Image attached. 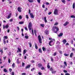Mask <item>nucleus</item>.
Returning <instances> with one entry per match:
<instances>
[{
    "instance_id": "56",
    "label": "nucleus",
    "mask_w": 75,
    "mask_h": 75,
    "mask_svg": "<svg viewBox=\"0 0 75 75\" xmlns=\"http://www.w3.org/2000/svg\"><path fill=\"white\" fill-rule=\"evenodd\" d=\"M17 28L18 31H20V28H19V27H18V26H17Z\"/></svg>"
},
{
    "instance_id": "50",
    "label": "nucleus",
    "mask_w": 75,
    "mask_h": 75,
    "mask_svg": "<svg viewBox=\"0 0 75 75\" xmlns=\"http://www.w3.org/2000/svg\"><path fill=\"white\" fill-rule=\"evenodd\" d=\"M35 68H33L31 69V71H34V70Z\"/></svg>"
},
{
    "instance_id": "4",
    "label": "nucleus",
    "mask_w": 75,
    "mask_h": 75,
    "mask_svg": "<svg viewBox=\"0 0 75 75\" xmlns=\"http://www.w3.org/2000/svg\"><path fill=\"white\" fill-rule=\"evenodd\" d=\"M54 15H57L58 14V10L56 9L54 10Z\"/></svg>"
},
{
    "instance_id": "49",
    "label": "nucleus",
    "mask_w": 75,
    "mask_h": 75,
    "mask_svg": "<svg viewBox=\"0 0 75 75\" xmlns=\"http://www.w3.org/2000/svg\"><path fill=\"white\" fill-rule=\"evenodd\" d=\"M36 31H36V30H34V34H35V35H36Z\"/></svg>"
},
{
    "instance_id": "9",
    "label": "nucleus",
    "mask_w": 75,
    "mask_h": 75,
    "mask_svg": "<svg viewBox=\"0 0 75 75\" xmlns=\"http://www.w3.org/2000/svg\"><path fill=\"white\" fill-rule=\"evenodd\" d=\"M62 42L64 44H65L66 42H67V40L65 39H64L63 40Z\"/></svg>"
},
{
    "instance_id": "64",
    "label": "nucleus",
    "mask_w": 75,
    "mask_h": 75,
    "mask_svg": "<svg viewBox=\"0 0 75 75\" xmlns=\"http://www.w3.org/2000/svg\"><path fill=\"white\" fill-rule=\"evenodd\" d=\"M42 7H43V8H45V6L43 4L42 5Z\"/></svg>"
},
{
    "instance_id": "14",
    "label": "nucleus",
    "mask_w": 75,
    "mask_h": 75,
    "mask_svg": "<svg viewBox=\"0 0 75 75\" xmlns=\"http://www.w3.org/2000/svg\"><path fill=\"white\" fill-rule=\"evenodd\" d=\"M63 35L62 33H60V34L58 35V37H62V36Z\"/></svg>"
},
{
    "instance_id": "44",
    "label": "nucleus",
    "mask_w": 75,
    "mask_h": 75,
    "mask_svg": "<svg viewBox=\"0 0 75 75\" xmlns=\"http://www.w3.org/2000/svg\"><path fill=\"white\" fill-rule=\"evenodd\" d=\"M11 75H14V72H11Z\"/></svg>"
},
{
    "instance_id": "28",
    "label": "nucleus",
    "mask_w": 75,
    "mask_h": 75,
    "mask_svg": "<svg viewBox=\"0 0 75 75\" xmlns=\"http://www.w3.org/2000/svg\"><path fill=\"white\" fill-rule=\"evenodd\" d=\"M44 19L45 20V23H47V21L46 20V17H45Z\"/></svg>"
},
{
    "instance_id": "1",
    "label": "nucleus",
    "mask_w": 75,
    "mask_h": 75,
    "mask_svg": "<svg viewBox=\"0 0 75 75\" xmlns=\"http://www.w3.org/2000/svg\"><path fill=\"white\" fill-rule=\"evenodd\" d=\"M32 25H33L31 22L29 23L28 25V28L31 34L34 35V31L33 30V29L32 28Z\"/></svg>"
},
{
    "instance_id": "39",
    "label": "nucleus",
    "mask_w": 75,
    "mask_h": 75,
    "mask_svg": "<svg viewBox=\"0 0 75 75\" xmlns=\"http://www.w3.org/2000/svg\"><path fill=\"white\" fill-rule=\"evenodd\" d=\"M4 38H5V39H8V37L7 36H4Z\"/></svg>"
},
{
    "instance_id": "60",
    "label": "nucleus",
    "mask_w": 75,
    "mask_h": 75,
    "mask_svg": "<svg viewBox=\"0 0 75 75\" xmlns=\"http://www.w3.org/2000/svg\"><path fill=\"white\" fill-rule=\"evenodd\" d=\"M24 65H25V64H24V62H23L22 64V65L23 67V66H24Z\"/></svg>"
},
{
    "instance_id": "42",
    "label": "nucleus",
    "mask_w": 75,
    "mask_h": 75,
    "mask_svg": "<svg viewBox=\"0 0 75 75\" xmlns=\"http://www.w3.org/2000/svg\"><path fill=\"white\" fill-rule=\"evenodd\" d=\"M11 62V60H10V59H9L8 60V63H10Z\"/></svg>"
},
{
    "instance_id": "13",
    "label": "nucleus",
    "mask_w": 75,
    "mask_h": 75,
    "mask_svg": "<svg viewBox=\"0 0 75 75\" xmlns=\"http://www.w3.org/2000/svg\"><path fill=\"white\" fill-rule=\"evenodd\" d=\"M73 53H71L70 55V58H72V56H73Z\"/></svg>"
},
{
    "instance_id": "35",
    "label": "nucleus",
    "mask_w": 75,
    "mask_h": 75,
    "mask_svg": "<svg viewBox=\"0 0 75 75\" xmlns=\"http://www.w3.org/2000/svg\"><path fill=\"white\" fill-rule=\"evenodd\" d=\"M71 18H75V16L73 15V16H71Z\"/></svg>"
},
{
    "instance_id": "51",
    "label": "nucleus",
    "mask_w": 75,
    "mask_h": 75,
    "mask_svg": "<svg viewBox=\"0 0 75 75\" xmlns=\"http://www.w3.org/2000/svg\"><path fill=\"white\" fill-rule=\"evenodd\" d=\"M44 67H42L41 68V69H42V70H44Z\"/></svg>"
},
{
    "instance_id": "30",
    "label": "nucleus",
    "mask_w": 75,
    "mask_h": 75,
    "mask_svg": "<svg viewBox=\"0 0 75 75\" xmlns=\"http://www.w3.org/2000/svg\"><path fill=\"white\" fill-rule=\"evenodd\" d=\"M25 17L27 18V19H28L29 18V17H28V15H25Z\"/></svg>"
},
{
    "instance_id": "19",
    "label": "nucleus",
    "mask_w": 75,
    "mask_h": 75,
    "mask_svg": "<svg viewBox=\"0 0 75 75\" xmlns=\"http://www.w3.org/2000/svg\"><path fill=\"white\" fill-rule=\"evenodd\" d=\"M30 67H31V66L30 65H28V66H27L26 67V69H27V68H29Z\"/></svg>"
},
{
    "instance_id": "55",
    "label": "nucleus",
    "mask_w": 75,
    "mask_h": 75,
    "mask_svg": "<svg viewBox=\"0 0 75 75\" xmlns=\"http://www.w3.org/2000/svg\"><path fill=\"white\" fill-rule=\"evenodd\" d=\"M31 62H32V63H34V60H32L30 61Z\"/></svg>"
},
{
    "instance_id": "17",
    "label": "nucleus",
    "mask_w": 75,
    "mask_h": 75,
    "mask_svg": "<svg viewBox=\"0 0 75 75\" xmlns=\"http://www.w3.org/2000/svg\"><path fill=\"white\" fill-rule=\"evenodd\" d=\"M75 3H73V8L74 9L75 8Z\"/></svg>"
},
{
    "instance_id": "62",
    "label": "nucleus",
    "mask_w": 75,
    "mask_h": 75,
    "mask_svg": "<svg viewBox=\"0 0 75 75\" xmlns=\"http://www.w3.org/2000/svg\"><path fill=\"white\" fill-rule=\"evenodd\" d=\"M38 74H39V75H42V74L41 73V72H39Z\"/></svg>"
},
{
    "instance_id": "26",
    "label": "nucleus",
    "mask_w": 75,
    "mask_h": 75,
    "mask_svg": "<svg viewBox=\"0 0 75 75\" xmlns=\"http://www.w3.org/2000/svg\"><path fill=\"white\" fill-rule=\"evenodd\" d=\"M35 48H36V49H38V47L37 46V44L35 43Z\"/></svg>"
},
{
    "instance_id": "11",
    "label": "nucleus",
    "mask_w": 75,
    "mask_h": 75,
    "mask_svg": "<svg viewBox=\"0 0 75 75\" xmlns=\"http://www.w3.org/2000/svg\"><path fill=\"white\" fill-rule=\"evenodd\" d=\"M52 42H53V40H51L50 41L49 43V45H50V46H51V43H52Z\"/></svg>"
},
{
    "instance_id": "16",
    "label": "nucleus",
    "mask_w": 75,
    "mask_h": 75,
    "mask_svg": "<svg viewBox=\"0 0 75 75\" xmlns=\"http://www.w3.org/2000/svg\"><path fill=\"white\" fill-rule=\"evenodd\" d=\"M18 51L19 52H21V50L20 48L18 47Z\"/></svg>"
},
{
    "instance_id": "21",
    "label": "nucleus",
    "mask_w": 75,
    "mask_h": 75,
    "mask_svg": "<svg viewBox=\"0 0 75 75\" xmlns=\"http://www.w3.org/2000/svg\"><path fill=\"white\" fill-rule=\"evenodd\" d=\"M3 41L4 42V44H6V40H5V39L4 38V40H3Z\"/></svg>"
},
{
    "instance_id": "43",
    "label": "nucleus",
    "mask_w": 75,
    "mask_h": 75,
    "mask_svg": "<svg viewBox=\"0 0 75 75\" xmlns=\"http://www.w3.org/2000/svg\"><path fill=\"white\" fill-rule=\"evenodd\" d=\"M58 24V23H56L54 24V25H57Z\"/></svg>"
},
{
    "instance_id": "47",
    "label": "nucleus",
    "mask_w": 75,
    "mask_h": 75,
    "mask_svg": "<svg viewBox=\"0 0 75 75\" xmlns=\"http://www.w3.org/2000/svg\"><path fill=\"white\" fill-rule=\"evenodd\" d=\"M19 18L20 19H21V18H22V16H20L19 17Z\"/></svg>"
},
{
    "instance_id": "59",
    "label": "nucleus",
    "mask_w": 75,
    "mask_h": 75,
    "mask_svg": "<svg viewBox=\"0 0 75 75\" xmlns=\"http://www.w3.org/2000/svg\"><path fill=\"white\" fill-rule=\"evenodd\" d=\"M65 75H70V74L69 73H67L65 74Z\"/></svg>"
},
{
    "instance_id": "25",
    "label": "nucleus",
    "mask_w": 75,
    "mask_h": 75,
    "mask_svg": "<svg viewBox=\"0 0 75 75\" xmlns=\"http://www.w3.org/2000/svg\"><path fill=\"white\" fill-rule=\"evenodd\" d=\"M24 23V22L20 21L19 22V24H23Z\"/></svg>"
},
{
    "instance_id": "32",
    "label": "nucleus",
    "mask_w": 75,
    "mask_h": 75,
    "mask_svg": "<svg viewBox=\"0 0 75 75\" xmlns=\"http://www.w3.org/2000/svg\"><path fill=\"white\" fill-rule=\"evenodd\" d=\"M25 53H26V50H24L23 51V54H25Z\"/></svg>"
},
{
    "instance_id": "22",
    "label": "nucleus",
    "mask_w": 75,
    "mask_h": 75,
    "mask_svg": "<svg viewBox=\"0 0 75 75\" xmlns=\"http://www.w3.org/2000/svg\"><path fill=\"white\" fill-rule=\"evenodd\" d=\"M4 71L5 72H7V70L6 69H4Z\"/></svg>"
},
{
    "instance_id": "37",
    "label": "nucleus",
    "mask_w": 75,
    "mask_h": 75,
    "mask_svg": "<svg viewBox=\"0 0 75 75\" xmlns=\"http://www.w3.org/2000/svg\"><path fill=\"white\" fill-rule=\"evenodd\" d=\"M42 49L43 51H45V47H42Z\"/></svg>"
},
{
    "instance_id": "5",
    "label": "nucleus",
    "mask_w": 75,
    "mask_h": 75,
    "mask_svg": "<svg viewBox=\"0 0 75 75\" xmlns=\"http://www.w3.org/2000/svg\"><path fill=\"white\" fill-rule=\"evenodd\" d=\"M22 9V8H20V7H18L17 8L18 11L19 12H21V9Z\"/></svg>"
},
{
    "instance_id": "58",
    "label": "nucleus",
    "mask_w": 75,
    "mask_h": 75,
    "mask_svg": "<svg viewBox=\"0 0 75 75\" xmlns=\"http://www.w3.org/2000/svg\"><path fill=\"white\" fill-rule=\"evenodd\" d=\"M72 51H75V49L73 48H72Z\"/></svg>"
},
{
    "instance_id": "34",
    "label": "nucleus",
    "mask_w": 75,
    "mask_h": 75,
    "mask_svg": "<svg viewBox=\"0 0 75 75\" xmlns=\"http://www.w3.org/2000/svg\"><path fill=\"white\" fill-rule=\"evenodd\" d=\"M45 33L46 34H48V30H47L45 31Z\"/></svg>"
},
{
    "instance_id": "61",
    "label": "nucleus",
    "mask_w": 75,
    "mask_h": 75,
    "mask_svg": "<svg viewBox=\"0 0 75 75\" xmlns=\"http://www.w3.org/2000/svg\"><path fill=\"white\" fill-rule=\"evenodd\" d=\"M25 30H26V31H28V29L27 28V27H25Z\"/></svg>"
},
{
    "instance_id": "63",
    "label": "nucleus",
    "mask_w": 75,
    "mask_h": 75,
    "mask_svg": "<svg viewBox=\"0 0 75 75\" xmlns=\"http://www.w3.org/2000/svg\"><path fill=\"white\" fill-rule=\"evenodd\" d=\"M47 11V8H46L45 10V11Z\"/></svg>"
},
{
    "instance_id": "20",
    "label": "nucleus",
    "mask_w": 75,
    "mask_h": 75,
    "mask_svg": "<svg viewBox=\"0 0 75 75\" xmlns=\"http://www.w3.org/2000/svg\"><path fill=\"white\" fill-rule=\"evenodd\" d=\"M28 1L29 3H33V0H28Z\"/></svg>"
},
{
    "instance_id": "40",
    "label": "nucleus",
    "mask_w": 75,
    "mask_h": 75,
    "mask_svg": "<svg viewBox=\"0 0 75 75\" xmlns=\"http://www.w3.org/2000/svg\"><path fill=\"white\" fill-rule=\"evenodd\" d=\"M25 38H26V39H28V36H25Z\"/></svg>"
},
{
    "instance_id": "18",
    "label": "nucleus",
    "mask_w": 75,
    "mask_h": 75,
    "mask_svg": "<svg viewBox=\"0 0 75 75\" xmlns=\"http://www.w3.org/2000/svg\"><path fill=\"white\" fill-rule=\"evenodd\" d=\"M12 66L13 68H14V67H15V64L14 63H13Z\"/></svg>"
},
{
    "instance_id": "12",
    "label": "nucleus",
    "mask_w": 75,
    "mask_h": 75,
    "mask_svg": "<svg viewBox=\"0 0 75 75\" xmlns=\"http://www.w3.org/2000/svg\"><path fill=\"white\" fill-rule=\"evenodd\" d=\"M28 43L30 45V47H32V44L31 43V42H29Z\"/></svg>"
},
{
    "instance_id": "31",
    "label": "nucleus",
    "mask_w": 75,
    "mask_h": 75,
    "mask_svg": "<svg viewBox=\"0 0 75 75\" xmlns=\"http://www.w3.org/2000/svg\"><path fill=\"white\" fill-rule=\"evenodd\" d=\"M52 74H55V73H56V71H52Z\"/></svg>"
},
{
    "instance_id": "54",
    "label": "nucleus",
    "mask_w": 75,
    "mask_h": 75,
    "mask_svg": "<svg viewBox=\"0 0 75 75\" xmlns=\"http://www.w3.org/2000/svg\"><path fill=\"white\" fill-rule=\"evenodd\" d=\"M56 55H57V53L56 52L54 53L53 54L54 56H55Z\"/></svg>"
},
{
    "instance_id": "8",
    "label": "nucleus",
    "mask_w": 75,
    "mask_h": 75,
    "mask_svg": "<svg viewBox=\"0 0 75 75\" xmlns=\"http://www.w3.org/2000/svg\"><path fill=\"white\" fill-rule=\"evenodd\" d=\"M30 16L31 18H33L34 17V15H33V13H30Z\"/></svg>"
},
{
    "instance_id": "29",
    "label": "nucleus",
    "mask_w": 75,
    "mask_h": 75,
    "mask_svg": "<svg viewBox=\"0 0 75 75\" xmlns=\"http://www.w3.org/2000/svg\"><path fill=\"white\" fill-rule=\"evenodd\" d=\"M64 56H65L66 57H68V56H69V54H64Z\"/></svg>"
},
{
    "instance_id": "10",
    "label": "nucleus",
    "mask_w": 75,
    "mask_h": 75,
    "mask_svg": "<svg viewBox=\"0 0 75 75\" xmlns=\"http://www.w3.org/2000/svg\"><path fill=\"white\" fill-rule=\"evenodd\" d=\"M38 66L39 68H41V67L42 66V64H41L39 63L38 64Z\"/></svg>"
},
{
    "instance_id": "27",
    "label": "nucleus",
    "mask_w": 75,
    "mask_h": 75,
    "mask_svg": "<svg viewBox=\"0 0 75 75\" xmlns=\"http://www.w3.org/2000/svg\"><path fill=\"white\" fill-rule=\"evenodd\" d=\"M8 28V25L7 24L5 26V28L7 29Z\"/></svg>"
},
{
    "instance_id": "2",
    "label": "nucleus",
    "mask_w": 75,
    "mask_h": 75,
    "mask_svg": "<svg viewBox=\"0 0 75 75\" xmlns=\"http://www.w3.org/2000/svg\"><path fill=\"white\" fill-rule=\"evenodd\" d=\"M52 31L55 33H57V32L59 31V28L57 26H54L53 27Z\"/></svg>"
},
{
    "instance_id": "23",
    "label": "nucleus",
    "mask_w": 75,
    "mask_h": 75,
    "mask_svg": "<svg viewBox=\"0 0 75 75\" xmlns=\"http://www.w3.org/2000/svg\"><path fill=\"white\" fill-rule=\"evenodd\" d=\"M62 2L63 3H64V4H65V2L66 1L65 0H63L62 1Z\"/></svg>"
},
{
    "instance_id": "24",
    "label": "nucleus",
    "mask_w": 75,
    "mask_h": 75,
    "mask_svg": "<svg viewBox=\"0 0 75 75\" xmlns=\"http://www.w3.org/2000/svg\"><path fill=\"white\" fill-rule=\"evenodd\" d=\"M39 52L40 53H42V50H41V49L40 48L39 49Z\"/></svg>"
},
{
    "instance_id": "6",
    "label": "nucleus",
    "mask_w": 75,
    "mask_h": 75,
    "mask_svg": "<svg viewBox=\"0 0 75 75\" xmlns=\"http://www.w3.org/2000/svg\"><path fill=\"white\" fill-rule=\"evenodd\" d=\"M69 24V22L67 21L64 24V27H65V26H67V25H68V24Z\"/></svg>"
},
{
    "instance_id": "52",
    "label": "nucleus",
    "mask_w": 75,
    "mask_h": 75,
    "mask_svg": "<svg viewBox=\"0 0 75 75\" xmlns=\"http://www.w3.org/2000/svg\"><path fill=\"white\" fill-rule=\"evenodd\" d=\"M17 62L18 63V64H19V63H20L19 61H18V59H17Z\"/></svg>"
},
{
    "instance_id": "36",
    "label": "nucleus",
    "mask_w": 75,
    "mask_h": 75,
    "mask_svg": "<svg viewBox=\"0 0 75 75\" xmlns=\"http://www.w3.org/2000/svg\"><path fill=\"white\" fill-rule=\"evenodd\" d=\"M63 72H65V73H67L68 72V71L67 70H64Z\"/></svg>"
},
{
    "instance_id": "33",
    "label": "nucleus",
    "mask_w": 75,
    "mask_h": 75,
    "mask_svg": "<svg viewBox=\"0 0 75 75\" xmlns=\"http://www.w3.org/2000/svg\"><path fill=\"white\" fill-rule=\"evenodd\" d=\"M64 65H65V66H67V62H64Z\"/></svg>"
},
{
    "instance_id": "46",
    "label": "nucleus",
    "mask_w": 75,
    "mask_h": 75,
    "mask_svg": "<svg viewBox=\"0 0 75 75\" xmlns=\"http://www.w3.org/2000/svg\"><path fill=\"white\" fill-rule=\"evenodd\" d=\"M9 72H11V71H12V69H9Z\"/></svg>"
},
{
    "instance_id": "3",
    "label": "nucleus",
    "mask_w": 75,
    "mask_h": 75,
    "mask_svg": "<svg viewBox=\"0 0 75 75\" xmlns=\"http://www.w3.org/2000/svg\"><path fill=\"white\" fill-rule=\"evenodd\" d=\"M38 39L39 43H40V44H41V43H42V39H41V36L40 35L38 36Z\"/></svg>"
},
{
    "instance_id": "7",
    "label": "nucleus",
    "mask_w": 75,
    "mask_h": 75,
    "mask_svg": "<svg viewBox=\"0 0 75 75\" xmlns=\"http://www.w3.org/2000/svg\"><path fill=\"white\" fill-rule=\"evenodd\" d=\"M11 14H12V13H11L9 14V15L7 17L8 19L10 18V17H11Z\"/></svg>"
},
{
    "instance_id": "45",
    "label": "nucleus",
    "mask_w": 75,
    "mask_h": 75,
    "mask_svg": "<svg viewBox=\"0 0 75 75\" xmlns=\"http://www.w3.org/2000/svg\"><path fill=\"white\" fill-rule=\"evenodd\" d=\"M50 71H53V69H52V68L51 67L50 69Z\"/></svg>"
},
{
    "instance_id": "41",
    "label": "nucleus",
    "mask_w": 75,
    "mask_h": 75,
    "mask_svg": "<svg viewBox=\"0 0 75 75\" xmlns=\"http://www.w3.org/2000/svg\"><path fill=\"white\" fill-rule=\"evenodd\" d=\"M59 52L60 54H62V51H59Z\"/></svg>"
},
{
    "instance_id": "53",
    "label": "nucleus",
    "mask_w": 75,
    "mask_h": 75,
    "mask_svg": "<svg viewBox=\"0 0 75 75\" xmlns=\"http://www.w3.org/2000/svg\"><path fill=\"white\" fill-rule=\"evenodd\" d=\"M38 2V3H40V0H37Z\"/></svg>"
},
{
    "instance_id": "38",
    "label": "nucleus",
    "mask_w": 75,
    "mask_h": 75,
    "mask_svg": "<svg viewBox=\"0 0 75 75\" xmlns=\"http://www.w3.org/2000/svg\"><path fill=\"white\" fill-rule=\"evenodd\" d=\"M41 26V27H44V24H40Z\"/></svg>"
},
{
    "instance_id": "57",
    "label": "nucleus",
    "mask_w": 75,
    "mask_h": 75,
    "mask_svg": "<svg viewBox=\"0 0 75 75\" xmlns=\"http://www.w3.org/2000/svg\"><path fill=\"white\" fill-rule=\"evenodd\" d=\"M51 61H52V62H53L54 61V60H53V59H52V58L51 57Z\"/></svg>"
},
{
    "instance_id": "48",
    "label": "nucleus",
    "mask_w": 75,
    "mask_h": 75,
    "mask_svg": "<svg viewBox=\"0 0 75 75\" xmlns=\"http://www.w3.org/2000/svg\"><path fill=\"white\" fill-rule=\"evenodd\" d=\"M22 75H26V73H23L22 74Z\"/></svg>"
},
{
    "instance_id": "15",
    "label": "nucleus",
    "mask_w": 75,
    "mask_h": 75,
    "mask_svg": "<svg viewBox=\"0 0 75 75\" xmlns=\"http://www.w3.org/2000/svg\"><path fill=\"white\" fill-rule=\"evenodd\" d=\"M49 65H50V63H48L47 67L48 69H50V66Z\"/></svg>"
}]
</instances>
